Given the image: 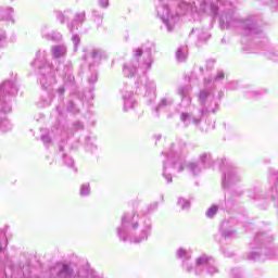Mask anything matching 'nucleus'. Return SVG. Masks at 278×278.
Here are the masks:
<instances>
[{"instance_id":"obj_1","label":"nucleus","mask_w":278,"mask_h":278,"mask_svg":"<svg viewBox=\"0 0 278 278\" xmlns=\"http://www.w3.org/2000/svg\"><path fill=\"white\" fill-rule=\"evenodd\" d=\"M216 212H218V207L216 206H212L208 211H207V216L210 218H212V216H214L216 214Z\"/></svg>"},{"instance_id":"obj_2","label":"nucleus","mask_w":278,"mask_h":278,"mask_svg":"<svg viewBox=\"0 0 278 278\" xmlns=\"http://www.w3.org/2000/svg\"><path fill=\"white\" fill-rule=\"evenodd\" d=\"M197 264H198V266H201V264H207V260H205V258H198L197 260Z\"/></svg>"},{"instance_id":"obj_3","label":"nucleus","mask_w":278,"mask_h":278,"mask_svg":"<svg viewBox=\"0 0 278 278\" xmlns=\"http://www.w3.org/2000/svg\"><path fill=\"white\" fill-rule=\"evenodd\" d=\"M138 55H142V50H137Z\"/></svg>"}]
</instances>
